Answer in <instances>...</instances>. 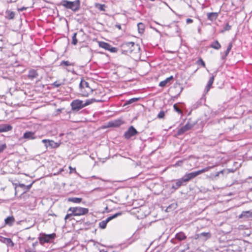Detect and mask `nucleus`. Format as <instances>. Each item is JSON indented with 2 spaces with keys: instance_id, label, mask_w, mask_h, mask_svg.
Segmentation results:
<instances>
[{
  "instance_id": "nucleus-1",
  "label": "nucleus",
  "mask_w": 252,
  "mask_h": 252,
  "mask_svg": "<svg viewBox=\"0 0 252 252\" xmlns=\"http://www.w3.org/2000/svg\"><path fill=\"white\" fill-rule=\"evenodd\" d=\"M101 100L99 99H95L94 98H91L86 100V101L84 102L83 101L79 99H75L73 100L70 104L71 106L72 110L73 111H78L80 109L84 108L94 102H100Z\"/></svg>"
},
{
  "instance_id": "nucleus-2",
  "label": "nucleus",
  "mask_w": 252,
  "mask_h": 252,
  "mask_svg": "<svg viewBox=\"0 0 252 252\" xmlns=\"http://www.w3.org/2000/svg\"><path fill=\"white\" fill-rule=\"evenodd\" d=\"M121 51L124 54L128 55L132 52L136 53L140 50L138 44H135L133 42H128L123 43L121 45Z\"/></svg>"
},
{
  "instance_id": "nucleus-3",
  "label": "nucleus",
  "mask_w": 252,
  "mask_h": 252,
  "mask_svg": "<svg viewBox=\"0 0 252 252\" xmlns=\"http://www.w3.org/2000/svg\"><path fill=\"white\" fill-rule=\"evenodd\" d=\"M79 88L82 95L84 96H88L93 91L90 87L89 83L83 79L80 83Z\"/></svg>"
},
{
  "instance_id": "nucleus-4",
  "label": "nucleus",
  "mask_w": 252,
  "mask_h": 252,
  "mask_svg": "<svg viewBox=\"0 0 252 252\" xmlns=\"http://www.w3.org/2000/svg\"><path fill=\"white\" fill-rule=\"evenodd\" d=\"M61 4L66 8L70 9L74 11H77L80 8V1L79 0L74 1L63 0L61 2Z\"/></svg>"
},
{
  "instance_id": "nucleus-5",
  "label": "nucleus",
  "mask_w": 252,
  "mask_h": 252,
  "mask_svg": "<svg viewBox=\"0 0 252 252\" xmlns=\"http://www.w3.org/2000/svg\"><path fill=\"white\" fill-rule=\"evenodd\" d=\"M68 211L72 212L73 216H79L87 214L89 212V210L85 208L75 207H70Z\"/></svg>"
},
{
  "instance_id": "nucleus-6",
  "label": "nucleus",
  "mask_w": 252,
  "mask_h": 252,
  "mask_svg": "<svg viewBox=\"0 0 252 252\" xmlns=\"http://www.w3.org/2000/svg\"><path fill=\"white\" fill-rule=\"evenodd\" d=\"M208 169L207 168H204L202 170H198L195 172H192L189 173H187L185 174L184 177L182 178L184 182H188L190 180L193 179L194 178L196 177L197 176L199 175V174L207 171Z\"/></svg>"
},
{
  "instance_id": "nucleus-7",
  "label": "nucleus",
  "mask_w": 252,
  "mask_h": 252,
  "mask_svg": "<svg viewBox=\"0 0 252 252\" xmlns=\"http://www.w3.org/2000/svg\"><path fill=\"white\" fill-rule=\"evenodd\" d=\"M56 235L55 233L50 234H42L39 237V240L41 244L44 243H49L51 240L55 238Z\"/></svg>"
},
{
  "instance_id": "nucleus-8",
  "label": "nucleus",
  "mask_w": 252,
  "mask_h": 252,
  "mask_svg": "<svg viewBox=\"0 0 252 252\" xmlns=\"http://www.w3.org/2000/svg\"><path fill=\"white\" fill-rule=\"evenodd\" d=\"M122 215L121 212L117 213L113 215L108 217L105 220H102L99 223V226L102 228L104 229L106 227L107 223L113 219L117 218Z\"/></svg>"
},
{
  "instance_id": "nucleus-9",
  "label": "nucleus",
  "mask_w": 252,
  "mask_h": 252,
  "mask_svg": "<svg viewBox=\"0 0 252 252\" xmlns=\"http://www.w3.org/2000/svg\"><path fill=\"white\" fill-rule=\"evenodd\" d=\"M99 46L100 47L109 51L112 53H116L117 51V49L116 47H111L109 44L103 41L99 42Z\"/></svg>"
},
{
  "instance_id": "nucleus-10",
  "label": "nucleus",
  "mask_w": 252,
  "mask_h": 252,
  "mask_svg": "<svg viewBox=\"0 0 252 252\" xmlns=\"http://www.w3.org/2000/svg\"><path fill=\"white\" fill-rule=\"evenodd\" d=\"M194 126V124H192L188 122L185 126H182L179 129L177 132V134L178 135H181L185 133L186 131L189 130Z\"/></svg>"
},
{
  "instance_id": "nucleus-11",
  "label": "nucleus",
  "mask_w": 252,
  "mask_h": 252,
  "mask_svg": "<svg viewBox=\"0 0 252 252\" xmlns=\"http://www.w3.org/2000/svg\"><path fill=\"white\" fill-rule=\"evenodd\" d=\"M211 234L210 232H202L195 235V239L205 241L211 238Z\"/></svg>"
},
{
  "instance_id": "nucleus-12",
  "label": "nucleus",
  "mask_w": 252,
  "mask_h": 252,
  "mask_svg": "<svg viewBox=\"0 0 252 252\" xmlns=\"http://www.w3.org/2000/svg\"><path fill=\"white\" fill-rule=\"evenodd\" d=\"M137 133V131L136 129L133 126H131L125 133V137L126 139H129Z\"/></svg>"
},
{
  "instance_id": "nucleus-13",
  "label": "nucleus",
  "mask_w": 252,
  "mask_h": 252,
  "mask_svg": "<svg viewBox=\"0 0 252 252\" xmlns=\"http://www.w3.org/2000/svg\"><path fill=\"white\" fill-rule=\"evenodd\" d=\"M12 126L9 124H0V133L5 132L11 130Z\"/></svg>"
},
{
  "instance_id": "nucleus-14",
  "label": "nucleus",
  "mask_w": 252,
  "mask_h": 252,
  "mask_svg": "<svg viewBox=\"0 0 252 252\" xmlns=\"http://www.w3.org/2000/svg\"><path fill=\"white\" fill-rule=\"evenodd\" d=\"M42 142L45 144V146L47 148L48 147H51L52 148H55L58 147L57 143H55L53 140L43 139L42 140Z\"/></svg>"
},
{
  "instance_id": "nucleus-15",
  "label": "nucleus",
  "mask_w": 252,
  "mask_h": 252,
  "mask_svg": "<svg viewBox=\"0 0 252 252\" xmlns=\"http://www.w3.org/2000/svg\"><path fill=\"white\" fill-rule=\"evenodd\" d=\"M0 241L6 244L9 246L12 247L14 245V244L10 238H4L0 236Z\"/></svg>"
},
{
  "instance_id": "nucleus-16",
  "label": "nucleus",
  "mask_w": 252,
  "mask_h": 252,
  "mask_svg": "<svg viewBox=\"0 0 252 252\" xmlns=\"http://www.w3.org/2000/svg\"><path fill=\"white\" fill-rule=\"evenodd\" d=\"M23 138L27 139H34L35 136H34V133L31 131L26 132L23 135Z\"/></svg>"
},
{
  "instance_id": "nucleus-17",
  "label": "nucleus",
  "mask_w": 252,
  "mask_h": 252,
  "mask_svg": "<svg viewBox=\"0 0 252 252\" xmlns=\"http://www.w3.org/2000/svg\"><path fill=\"white\" fill-rule=\"evenodd\" d=\"M218 17V13L217 12H211L207 13V18L211 21H215Z\"/></svg>"
},
{
  "instance_id": "nucleus-18",
  "label": "nucleus",
  "mask_w": 252,
  "mask_h": 252,
  "mask_svg": "<svg viewBox=\"0 0 252 252\" xmlns=\"http://www.w3.org/2000/svg\"><path fill=\"white\" fill-rule=\"evenodd\" d=\"M184 182V181H183L182 178L176 180L175 184L172 185V189H174V190L178 189L180 187H181L183 185V183Z\"/></svg>"
},
{
  "instance_id": "nucleus-19",
  "label": "nucleus",
  "mask_w": 252,
  "mask_h": 252,
  "mask_svg": "<svg viewBox=\"0 0 252 252\" xmlns=\"http://www.w3.org/2000/svg\"><path fill=\"white\" fill-rule=\"evenodd\" d=\"M173 79V76H171L168 78H167L166 79H165L163 81H161L159 84V86L161 87H165L168 83L170 82V81L172 80Z\"/></svg>"
},
{
  "instance_id": "nucleus-20",
  "label": "nucleus",
  "mask_w": 252,
  "mask_h": 252,
  "mask_svg": "<svg viewBox=\"0 0 252 252\" xmlns=\"http://www.w3.org/2000/svg\"><path fill=\"white\" fill-rule=\"evenodd\" d=\"M4 221L6 224L12 226L15 221V219L13 216H9L5 219Z\"/></svg>"
},
{
  "instance_id": "nucleus-21",
  "label": "nucleus",
  "mask_w": 252,
  "mask_h": 252,
  "mask_svg": "<svg viewBox=\"0 0 252 252\" xmlns=\"http://www.w3.org/2000/svg\"><path fill=\"white\" fill-rule=\"evenodd\" d=\"M121 125V120H116L115 121H111L109 122L108 126L110 127H116Z\"/></svg>"
},
{
  "instance_id": "nucleus-22",
  "label": "nucleus",
  "mask_w": 252,
  "mask_h": 252,
  "mask_svg": "<svg viewBox=\"0 0 252 252\" xmlns=\"http://www.w3.org/2000/svg\"><path fill=\"white\" fill-rule=\"evenodd\" d=\"M15 16V13L10 10H6L5 12V18L8 19H13Z\"/></svg>"
},
{
  "instance_id": "nucleus-23",
  "label": "nucleus",
  "mask_w": 252,
  "mask_h": 252,
  "mask_svg": "<svg viewBox=\"0 0 252 252\" xmlns=\"http://www.w3.org/2000/svg\"><path fill=\"white\" fill-rule=\"evenodd\" d=\"M38 75V73L35 70H31L29 71L28 77L31 79H33L37 78Z\"/></svg>"
},
{
  "instance_id": "nucleus-24",
  "label": "nucleus",
  "mask_w": 252,
  "mask_h": 252,
  "mask_svg": "<svg viewBox=\"0 0 252 252\" xmlns=\"http://www.w3.org/2000/svg\"><path fill=\"white\" fill-rule=\"evenodd\" d=\"M210 47L215 49L219 50L221 48V45L217 40H216L212 43L210 45Z\"/></svg>"
},
{
  "instance_id": "nucleus-25",
  "label": "nucleus",
  "mask_w": 252,
  "mask_h": 252,
  "mask_svg": "<svg viewBox=\"0 0 252 252\" xmlns=\"http://www.w3.org/2000/svg\"><path fill=\"white\" fill-rule=\"evenodd\" d=\"M82 199L81 198L69 197L68 198V201L69 202H71L75 203H79L82 201Z\"/></svg>"
},
{
  "instance_id": "nucleus-26",
  "label": "nucleus",
  "mask_w": 252,
  "mask_h": 252,
  "mask_svg": "<svg viewBox=\"0 0 252 252\" xmlns=\"http://www.w3.org/2000/svg\"><path fill=\"white\" fill-rule=\"evenodd\" d=\"M176 238L180 241H181V240L186 239V236L183 232H180L176 234Z\"/></svg>"
},
{
  "instance_id": "nucleus-27",
  "label": "nucleus",
  "mask_w": 252,
  "mask_h": 252,
  "mask_svg": "<svg viewBox=\"0 0 252 252\" xmlns=\"http://www.w3.org/2000/svg\"><path fill=\"white\" fill-rule=\"evenodd\" d=\"M137 28H138V32L139 33H143L144 31V29H145V26L142 23H139L137 24Z\"/></svg>"
},
{
  "instance_id": "nucleus-28",
  "label": "nucleus",
  "mask_w": 252,
  "mask_h": 252,
  "mask_svg": "<svg viewBox=\"0 0 252 252\" xmlns=\"http://www.w3.org/2000/svg\"><path fill=\"white\" fill-rule=\"evenodd\" d=\"M242 215L247 218H252V210L243 212Z\"/></svg>"
},
{
  "instance_id": "nucleus-29",
  "label": "nucleus",
  "mask_w": 252,
  "mask_h": 252,
  "mask_svg": "<svg viewBox=\"0 0 252 252\" xmlns=\"http://www.w3.org/2000/svg\"><path fill=\"white\" fill-rule=\"evenodd\" d=\"M76 35L77 33H74L72 37V44L73 45H76L78 42V40L76 38Z\"/></svg>"
},
{
  "instance_id": "nucleus-30",
  "label": "nucleus",
  "mask_w": 252,
  "mask_h": 252,
  "mask_svg": "<svg viewBox=\"0 0 252 252\" xmlns=\"http://www.w3.org/2000/svg\"><path fill=\"white\" fill-rule=\"evenodd\" d=\"M73 63H71L70 62H69V61H62V63H61V65H64V66H70V65H73Z\"/></svg>"
},
{
  "instance_id": "nucleus-31",
  "label": "nucleus",
  "mask_w": 252,
  "mask_h": 252,
  "mask_svg": "<svg viewBox=\"0 0 252 252\" xmlns=\"http://www.w3.org/2000/svg\"><path fill=\"white\" fill-rule=\"evenodd\" d=\"M167 27L168 28H171L174 29L176 33H178L179 32V28L176 24H174L172 26L168 25V26H167Z\"/></svg>"
},
{
  "instance_id": "nucleus-32",
  "label": "nucleus",
  "mask_w": 252,
  "mask_h": 252,
  "mask_svg": "<svg viewBox=\"0 0 252 252\" xmlns=\"http://www.w3.org/2000/svg\"><path fill=\"white\" fill-rule=\"evenodd\" d=\"M232 47V43H230L225 51V56H227Z\"/></svg>"
},
{
  "instance_id": "nucleus-33",
  "label": "nucleus",
  "mask_w": 252,
  "mask_h": 252,
  "mask_svg": "<svg viewBox=\"0 0 252 252\" xmlns=\"http://www.w3.org/2000/svg\"><path fill=\"white\" fill-rule=\"evenodd\" d=\"M139 99V98L136 97L131 98L127 101V104H131L132 103L137 101Z\"/></svg>"
},
{
  "instance_id": "nucleus-34",
  "label": "nucleus",
  "mask_w": 252,
  "mask_h": 252,
  "mask_svg": "<svg viewBox=\"0 0 252 252\" xmlns=\"http://www.w3.org/2000/svg\"><path fill=\"white\" fill-rule=\"evenodd\" d=\"M105 5L101 4H96V7H97L98 9L101 11H105Z\"/></svg>"
},
{
  "instance_id": "nucleus-35",
  "label": "nucleus",
  "mask_w": 252,
  "mask_h": 252,
  "mask_svg": "<svg viewBox=\"0 0 252 252\" xmlns=\"http://www.w3.org/2000/svg\"><path fill=\"white\" fill-rule=\"evenodd\" d=\"M63 83H59V82H58V81H56V82H54V83L52 84V85L53 86H54V87H56V88H58V87H59L60 86H61L62 85H63Z\"/></svg>"
},
{
  "instance_id": "nucleus-36",
  "label": "nucleus",
  "mask_w": 252,
  "mask_h": 252,
  "mask_svg": "<svg viewBox=\"0 0 252 252\" xmlns=\"http://www.w3.org/2000/svg\"><path fill=\"white\" fill-rule=\"evenodd\" d=\"M214 81V76H213L210 78V79L208 81V84H209V86H212L213 83Z\"/></svg>"
},
{
  "instance_id": "nucleus-37",
  "label": "nucleus",
  "mask_w": 252,
  "mask_h": 252,
  "mask_svg": "<svg viewBox=\"0 0 252 252\" xmlns=\"http://www.w3.org/2000/svg\"><path fill=\"white\" fill-rule=\"evenodd\" d=\"M164 111H160V112L158 113V118H159V119L163 118L164 117Z\"/></svg>"
},
{
  "instance_id": "nucleus-38",
  "label": "nucleus",
  "mask_w": 252,
  "mask_h": 252,
  "mask_svg": "<svg viewBox=\"0 0 252 252\" xmlns=\"http://www.w3.org/2000/svg\"><path fill=\"white\" fill-rule=\"evenodd\" d=\"M174 110L178 113H182L181 110L177 107V104H175L173 106Z\"/></svg>"
},
{
  "instance_id": "nucleus-39",
  "label": "nucleus",
  "mask_w": 252,
  "mask_h": 252,
  "mask_svg": "<svg viewBox=\"0 0 252 252\" xmlns=\"http://www.w3.org/2000/svg\"><path fill=\"white\" fill-rule=\"evenodd\" d=\"M6 146L5 144H2L0 145V153L2 152L5 148Z\"/></svg>"
},
{
  "instance_id": "nucleus-40",
  "label": "nucleus",
  "mask_w": 252,
  "mask_h": 252,
  "mask_svg": "<svg viewBox=\"0 0 252 252\" xmlns=\"http://www.w3.org/2000/svg\"><path fill=\"white\" fill-rule=\"evenodd\" d=\"M231 29V26L229 25L228 24H227L225 27L224 28V29L225 31H229Z\"/></svg>"
},
{
  "instance_id": "nucleus-41",
  "label": "nucleus",
  "mask_w": 252,
  "mask_h": 252,
  "mask_svg": "<svg viewBox=\"0 0 252 252\" xmlns=\"http://www.w3.org/2000/svg\"><path fill=\"white\" fill-rule=\"evenodd\" d=\"M33 183H32V184H31L30 185H28V186H26V187H25V190L26 191H28L30 190V189L31 188L32 186V185Z\"/></svg>"
},
{
  "instance_id": "nucleus-42",
  "label": "nucleus",
  "mask_w": 252,
  "mask_h": 252,
  "mask_svg": "<svg viewBox=\"0 0 252 252\" xmlns=\"http://www.w3.org/2000/svg\"><path fill=\"white\" fill-rule=\"evenodd\" d=\"M200 63V64L203 66V67H205V63L201 59H200L199 61H198Z\"/></svg>"
},
{
  "instance_id": "nucleus-43",
  "label": "nucleus",
  "mask_w": 252,
  "mask_h": 252,
  "mask_svg": "<svg viewBox=\"0 0 252 252\" xmlns=\"http://www.w3.org/2000/svg\"><path fill=\"white\" fill-rule=\"evenodd\" d=\"M211 86H209V84H207V85L206 86V87L205 88V90L206 91V93H207L209 91V90H210V89Z\"/></svg>"
},
{
  "instance_id": "nucleus-44",
  "label": "nucleus",
  "mask_w": 252,
  "mask_h": 252,
  "mask_svg": "<svg viewBox=\"0 0 252 252\" xmlns=\"http://www.w3.org/2000/svg\"><path fill=\"white\" fill-rule=\"evenodd\" d=\"M71 216H73L72 213L71 214H68L65 216L64 219L66 220L67 219H69V217H71Z\"/></svg>"
},
{
  "instance_id": "nucleus-45",
  "label": "nucleus",
  "mask_w": 252,
  "mask_h": 252,
  "mask_svg": "<svg viewBox=\"0 0 252 252\" xmlns=\"http://www.w3.org/2000/svg\"><path fill=\"white\" fill-rule=\"evenodd\" d=\"M193 22V20L191 19H187V20H186V22L187 24H190V23H191L192 22Z\"/></svg>"
},
{
  "instance_id": "nucleus-46",
  "label": "nucleus",
  "mask_w": 252,
  "mask_h": 252,
  "mask_svg": "<svg viewBox=\"0 0 252 252\" xmlns=\"http://www.w3.org/2000/svg\"><path fill=\"white\" fill-rule=\"evenodd\" d=\"M27 7H21V8H19V9H18V11H24V10H26V9H27Z\"/></svg>"
},
{
  "instance_id": "nucleus-47",
  "label": "nucleus",
  "mask_w": 252,
  "mask_h": 252,
  "mask_svg": "<svg viewBox=\"0 0 252 252\" xmlns=\"http://www.w3.org/2000/svg\"><path fill=\"white\" fill-rule=\"evenodd\" d=\"M19 186L20 187V188H23L24 190H25V187H26V185H25L24 184H20Z\"/></svg>"
},
{
  "instance_id": "nucleus-48",
  "label": "nucleus",
  "mask_w": 252,
  "mask_h": 252,
  "mask_svg": "<svg viewBox=\"0 0 252 252\" xmlns=\"http://www.w3.org/2000/svg\"><path fill=\"white\" fill-rule=\"evenodd\" d=\"M115 27L120 30L121 29V25L120 24H116Z\"/></svg>"
},
{
  "instance_id": "nucleus-49",
  "label": "nucleus",
  "mask_w": 252,
  "mask_h": 252,
  "mask_svg": "<svg viewBox=\"0 0 252 252\" xmlns=\"http://www.w3.org/2000/svg\"><path fill=\"white\" fill-rule=\"evenodd\" d=\"M220 173H222V174L223 173V171H221L220 172H218L217 174H216V176H218Z\"/></svg>"
},
{
  "instance_id": "nucleus-50",
  "label": "nucleus",
  "mask_w": 252,
  "mask_h": 252,
  "mask_svg": "<svg viewBox=\"0 0 252 252\" xmlns=\"http://www.w3.org/2000/svg\"><path fill=\"white\" fill-rule=\"evenodd\" d=\"M37 244V242H35L32 244L33 247H35Z\"/></svg>"
},
{
  "instance_id": "nucleus-51",
  "label": "nucleus",
  "mask_w": 252,
  "mask_h": 252,
  "mask_svg": "<svg viewBox=\"0 0 252 252\" xmlns=\"http://www.w3.org/2000/svg\"><path fill=\"white\" fill-rule=\"evenodd\" d=\"M69 169H70L71 170H75V168L73 169L71 166H70V167H69Z\"/></svg>"
},
{
  "instance_id": "nucleus-52",
  "label": "nucleus",
  "mask_w": 252,
  "mask_h": 252,
  "mask_svg": "<svg viewBox=\"0 0 252 252\" xmlns=\"http://www.w3.org/2000/svg\"><path fill=\"white\" fill-rule=\"evenodd\" d=\"M100 252H107L102 250V251H100Z\"/></svg>"
},
{
  "instance_id": "nucleus-53",
  "label": "nucleus",
  "mask_w": 252,
  "mask_h": 252,
  "mask_svg": "<svg viewBox=\"0 0 252 252\" xmlns=\"http://www.w3.org/2000/svg\"><path fill=\"white\" fill-rule=\"evenodd\" d=\"M17 0H14V1H10V2H15Z\"/></svg>"
},
{
  "instance_id": "nucleus-54",
  "label": "nucleus",
  "mask_w": 252,
  "mask_h": 252,
  "mask_svg": "<svg viewBox=\"0 0 252 252\" xmlns=\"http://www.w3.org/2000/svg\"><path fill=\"white\" fill-rule=\"evenodd\" d=\"M170 208V206L167 208V210H168Z\"/></svg>"
},
{
  "instance_id": "nucleus-55",
  "label": "nucleus",
  "mask_w": 252,
  "mask_h": 252,
  "mask_svg": "<svg viewBox=\"0 0 252 252\" xmlns=\"http://www.w3.org/2000/svg\"><path fill=\"white\" fill-rule=\"evenodd\" d=\"M33 252H35V251Z\"/></svg>"
}]
</instances>
